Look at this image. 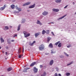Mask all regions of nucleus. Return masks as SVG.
Masks as SVG:
<instances>
[{"label":"nucleus","mask_w":76,"mask_h":76,"mask_svg":"<svg viewBox=\"0 0 76 76\" xmlns=\"http://www.w3.org/2000/svg\"><path fill=\"white\" fill-rule=\"evenodd\" d=\"M23 33L24 35H25L24 36L26 38V37H28L30 36V34L28 33V32L25 31H24Z\"/></svg>","instance_id":"1"},{"label":"nucleus","mask_w":76,"mask_h":76,"mask_svg":"<svg viewBox=\"0 0 76 76\" xmlns=\"http://www.w3.org/2000/svg\"><path fill=\"white\" fill-rule=\"evenodd\" d=\"M44 48V46L42 44L39 47V49L41 51Z\"/></svg>","instance_id":"2"},{"label":"nucleus","mask_w":76,"mask_h":76,"mask_svg":"<svg viewBox=\"0 0 76 76\" xmlns=\"http://www.w3.org/2000/svg\"><path fill=\"white\" fill-rule=\"evenodd\" d=\"M31 4V2H27L24 4L23 5V6H25L26 5H29V4Z\"/></svg>","instance_id":"3"},{"label":"nucleus","mask_w":76,"mask_h":76,"mask_svg":"<svg viewBox=\"0 0 76 76\" xmlns=\"http://www.w3.org/2000/svg\"><path fill=\"white\" fill-rule=\"evenodd\" d=\"M34 73H37V72H38V69H37V68H36V67H34Z\"/></svg>","instance_id":"4"},{"label":"nucleus","mask_w":76,"mask_h":76,"mask_svg":"<svg viewBox=\"0 0 76 76\" xmlns=\"http://www.w3.org/2000/svg\"><path fill=\"white\" fill-rule=\"evenodd\" d=\"M6 7V5H4V7H1L0 8V10H3L4 9H5V8Z\"/></svg>","instance_id":"5"},{"label":"nucleus","mask_w":76,"mask_h":76,"mask_svg":"<svg viewBox=\"0 0 76 76\" xmlns=\"http://www.w3.org/2000/svg\"><path fill=\"white\" fill-rule=\"evenodd\" d=\"M52 10L53 12H58L59 11V10L58 9H53Z\"/></svg>","instance_id":"6"},{"label":"nucleus","mask_w":76,"mask_h":76,"mask_svg":"<svg viewBox=\"0 0 76 76\" xmlns=\"http://www.w3.org/2000/svg\"><path fill=\"white\" fill-rule=\"evenodd\" d=\"M36 63H36V62H34L30 64V66H31V67H32V66H34V65H35Z\"/></svg>","instance_id":"7"},{"label":"nucleus","mask_w":76,"mask_h":76,"mask_svg":"<svg viewBox=\"0 0 76 76\" xmlns=\"http://www.w3.org/2000/svg\"><path fill=\"white\" fill-rule=\"evenodd\" d=\"M35 4H34L30 6L29 7V9H32V8H34V7H35Z\"/></svg>","instance_id":"8"},{"label":"nucleus","mask_w":76,"mask_h":76,"mask_svg":"<svg viewBox=\"0 0 76 76\" xmlns=\"http://www.w3.org/2000/svg\"><path fill=\"white\" fill-rule=\"evenodd\" d=\"M48 14V12L45 11L42 13L43 15H44V16H45V15H47Z\"/></svg>","instance_id":"9"},{"label":"nucleus","mask_w":76,"mask_h":76,"mask_svg":"<svg viewBox=\"0 0 76 76\" xmlns=\"http://www.w3.org/2000/svg\"><path fill=\"white\" fill-rule=\"evenodd\" d=\"M49 47H50V48H52L53 47V44H52V43H50L49 45Z\"/></svg>","instance_id":"10"},{"label":"nucleus","mask_w":76,"mask_h":76,"mask_svg":"<svg viewBox=\"0 0 76 76\" xmlns=\"http://www.w3.org/2000/svg\"><path fill=\"white\" fill-rule=\"evenodd\" d=\"M37 24H39L40 25H42V23L40 22V21H39V20H37Z\"/></svg>","instance_id":"11"},{"label":"nucleus","mask_w":76,"mask_h":76,"mask_svg":"<svg viewBox=\"0 0 76 76\" xmlns=\"http://www.w3.org/2000/svg\"><path fill=\"white\" fill-rule=\"evenodd\" d=\"M53 62L54 61H53V60H51L50 62V65L51 66V65L53 64Z\"/></svg>","instance_id":"12"},{"label":"nucleus","mask_w":76,"mask_h":76,"mask_svg":"<svg viewBox=\"0 0 76 76\" xmlns=\"http://www.w3.org/2000/svg\"><path fill=\"white\" fill-rule=\"evenodd\" d=\"M67 15H64V16H62V17H61V18H58V20H59L60 19H63V18H64V17H65V16H66Z\"/></svg>","instance_id":"13"},{"label":"nucleus","mask_w":76,"mask_h":76,"mask_svg":"<svg viewBox=\"0 0 76 76\" xmlns=\"http://www.w3.org/2000/svg\"><path fill=\"white\" fill-rule=\"evenodd\" d=\"M22 49V48H19V49L18 50V54H20V53H21V49Z\"/></svg>","instance_id":"14"},{"label":"nucleus","mask_w":76,"mask_h":76,"mask_svg":"<svg viewBox=\"0 0 76 76\" xmlns=\"http://www.w3.org/2000/svg\"><path fill=\"white\" fill-rule=\"evenodd\" d=\"M39 35V33H36L34 34V35H35V37H38V35Z\"/></svg>","instance_id":"15"},{"label":"nucleus","mask_w":76,"mask_h":76,"mask_svg":"<svg viewBox=\"0 0 76 76\" xmlns=\"http://www.w3.org/2000/svg\"><path fill=\"white\" fill-rule=\"evenodd\" d=\"M45 33H46V31H45V30H43L42 31V34L43 35H44V34H45Z\"/></svg>","instance_id":"16"},{"label":"nucleus","mask_w":76,"mask_h":76,"mask_svg":"<svg viewBox=\"0 0 76 76\" xmlns=\"http://www.w3.org/2000/svg\"><path fill=\"white\" fill-rule=\"evenodd\" d=\"M7 70L8 72H9L10 71H11V70H12V68H9L7 69Z\"/></svg>","instance_id":"17"},{"label":"nucleus","mask_w":76,"mask_h":76,"mask_svg":"<svg viewBox=\"0 0 76 76\" xmlns=\"http://www.w3.org/2000/svg\"><path fill=\"white\" fill-rule=\"evenodd\" d=\"M60 41H58V42H56V43L55 44V45H58V44H59L60 43Z\"/></svg>","instance_id":"18"},{"label":"nucleus","mask_w":76,"mask_h":76,"mask_svg":"<svg viewBox=\"0 0 76 76\" xmlns=\"http://www.w3.org/2000/svg\"><path fill=\"white\" fill-rule=\"evenodd\" d=\"M61 0H57L56 1V3H60L61 2Z\"/></svg>","instance_id":"19"},{"label":"nucleus","mask_w":76,"mask_h":76,"mask_svg":"<svg viewBox=\"0 0 76 76\" xmlns=\"http://www.w3.org/2000/svg\"><path fill=\"white\" fill-rule=\"evenodd\" d=\"M20 25H19L18 27V31H19L20 30Z\"/></svg>","instance_id":"20"},{"label":"nucleus","mask_w":76,"mask_h":76,"mask_svg":"<svg viewBox=\"0 0 76 76\" xmlns=\"http://www.w3.org/2000/svg\"><path fill=\"white\" fill-rule=\"evenodd\" d=\"M58 47H61V43H59V44L58 45Z\"/></svg>","instance_id":"21"},{"label":"nucleus","mask_w":76,"mask_h":76,"mask_svg":"<svg viewBox=\"0 0 76 76\" xmlns=\"http://www.w3.org/2000/svg\"><path fill=\"white\" fill-rule=\"evenodd\" d=\"M11 8L12 9H14L15 8V5L14 4L12 5H11Z\"/></svg>","instance_id":"22"},{"label":"nucleus","mask_w":76,"mask_h":76,"mask_svg":"<svg viewBox=\"0 0 76 76\" xmlns=\"http://www.w3.org/2000/svg\"><path fill=\"white\" fill-rule=\"evenodd\" d=\"M35 41H33V43L30 44V45H31V46H32L33 44H35Z\"/></svg>","instance_id":"23"},{"label":"nucleus","mask_w":76,"mask_h":76,"mask_svg":"<svg viewBox=\"0 0 76 76\" xmlns=\"http://www.w3.org/2000/svg\"><path fill=\"white\" fill-rule=\"evenodd\" d=\"M1 42H4V40L2 38H1Z\"/></svg>","instance_id":"24"},{"label":"nucleus","mask_w":76,"mask_h":76,"mask_svg":"<svg viewBox=\"0 0 76 76\" xmlns=\"http://www.w3.org/2000/svg\"><path fill=\"white\" fill-rule=\"evenodd\" d=\"M5 30H8V29H9V27L7 26H5Z\"/></svg>","instance_id":"25"},{"label":"nucleus","mask_w":76,"mask_h":76,"mask_svg":"<svg viewBox=\"0 0 76 76\" xmlns=\"http://www.w3.org/2000/svg\"><path fill=\"white\" fill-rule=\"evenodd\" d=\"M73 62H71L69 64H67V66H69V65H71V64H73Z\"/></svg>","instance_id":"26"},{"label":"nucleus","mask_w":76,"mask_h":76,"mask_svg":"<svg viewBox=\"0 0 76 76\" xmlns=\"http://www.w3.org/2000/svg\"><path fill=\"white\" fill-rule=\"evenodd\" d=\"M70 74L69 73H66V76H70Z\"/></svg>","instance_id":"27"},{"label":"nucleus","mask_w":76,"mask_h":76,"mask_svg":"<svg viewBox=\"0 0 76 76\" xmlns=\"http://www.w3.org/2000/svg\"><path fill=\"white\" fill-rule=\"evenodd\" d=\"M49 32H50V31H49V30H48L46 31V33L47 34H49Z\"/></svg>","instance_id":"28"},{"label":"nucleus","mask_w":76,"mask_h":76,"mask_svg":"<svg viewBox=\"0 0 76 76\" xmlns=\"http://www.w3.org/2000/svg\"><path fill=\"white\" fill-rule=\"evenodd\" d=\"M47 39H48L47 41H50V39H51V38L49 37H48L47 38Z\"/></svg>","instance_id":"29"},{"label":"nucleus","mask_w":76,"mask_h":76,"mask_svg":"<svg viewBox=\"0 0 76 76\" xmlns=\"http://www.w3.org/2000/svg\"><path fill=\"white\" fill-rule=\"evenodd\" d=\"M46 75V73L45 72H44L43 73V75H41V76H45Z\"/></svg>","instance_id":"30"},{"label":"nucleus","mask_w":76,"mask_h":76,"mask_svg":"<svg viewBox=\"0 0 76 76\" xmlns=\"http://www.w3.org/2000/svg\"><path fill=\"white\" fill-rule=\"evenodd\" d=\"M64 54L65 56H67V57H69V55L67 54L66 53H64Z\"/></svg>","instance_id":"31"},{"label":"nucleus","mask_w":76,"mask_h":76,"mask_svg":"<svg viewBox=\"0 0 76 76\" xmlns=\"http://www.w3.org/2000/svg\"><path fill=\"white\" fill-rule=\"evenodd\" d=\"M22 55H19L18 56V58H21V57H22Z\"/></svg>","instance_id":"32"},{"label":"nucleus","mask_w":76,"mask_h":76,"mask_svg":"<svg viewBox=\"0 0 76 76\" xmlns=\"http://www.w3.org/2000/svg\"><path fill=\"white\" fill-rule=\"evenodd\" d=\"M29 68H25L24 70H26V71L27 70H28V69H29Z\"/></svg>","instance_id":"33"},{"label":"nucleus","mask_w":76,"mask_h":76,"mask_svg":"<svg viewBox=\"0 0 76 76\" xmlns=\"http://www.w3.org/2000/svg\"><path fill=\"white\" fill-rule=\"evenodd\" d=\"M15 8L16 9H17V10H18V9H19V8L17 7V6H16L15 7Z\"/></svg>","instance_id":"34"},{"label":"nucleus","mask_w":76,"mask_h":76,"mask_svg":"<svg viewBox=\"0 0 76 76\" xmlns=\"http://www.w3.org/2000/svg\"><path fill=\"white\" fill-rule=\"evenodd\" d=\"M17 34H15L14 35V36L13 37V38H14V37H17Z\"/></svg>","instance_id":"35"},{"label":"nucleus","mask_w":76,"mask_h":76,"mask_svg":"<svg viewBox=\"0 0 76 76\" xmlns=\"http://www.w3.org/2000/svg\"><path fill=\"white\" fill-rule=\"evenodd\" d=\"M68 6V5H67L65 7H64V9H66L67 7Z\"/></svg>","instance_id":"36"},{"label":"nucleus","mask_w":76,"mask_h":76,"mask_svg":"<svg viewBox=\"0 0 76 76\" xmlns=\"http://www.w3.org/2000/svg\"><path fill=\"white\" fill-rule=\"evenodd\" d=\"M24 51V48H23V53Z\"/></svg>","instance_id":"37"},{"label":"nucleus","mask_w":76,"mask_h":76,"mask_svg":"<svg viewBox=\"0 0 76 76\" xmlns=\"http://www.w3.org/2000/svg\"><path fill=\"white\" fill-rule=\"evenodd\" d=\"M55 76H58V75H57V73H55Z\"/></svg>","instance_id":"38"},{"label":"nucleus","mask_w":76,"mask_h":76,"mask_svg":"<svg viewBox=\"0 0 76 76\" xmlns=\"http://www.w3.org/2000/svg\"><path fill=\"white\" fill-rule=\"evenodd\" d=\"M42 65H40V68H42Z\"/></svg>","instance_id":"39"},{"label":"nucleus","mask_w":76,"mask_h":76,"mask_svg":"<svg viewBox=\"0 0 76 76\" xmlns=\"http://www.w3.org/2000/svg\"><path fill=\"white\" fill-rule=\"evenodd\" d=\"M51 34H52V35H54V33H53V32H52Z\"/></svg>","instance_id":"40"},{"label":"nucleus","mask_w":76,"mask_h":76,"mask_svg":"<svg viewBox=\"0 0 76 76\" xmlns=\"http://www.w3.org/2000/svg\"><path fill=\"white\" fill-rule=\"evenodd\" d=\"M18 11H21V9H19V8H18Z\"/></svg>","instance_id":"41"},{"label":"nucleus","mask_w":76,"mask_h":76,"mask_svg":"<svg viewBox=\"0 0 76 76\" xmlns=\"http://www.w3.org/2000/svg\"><path fill=\"white\" fill-rule=\"evenodd\" d=\"M71 47V45H69L67 46V48H69V47Z\"/></svg>","instance_id":"42"},{"label":"nucleus","mask_w":76,"mask_h":76,"mask_svg":"<svg viewBox=\"0 0 76 76\" xmlns=\"http://www.w3.org/2000/svg\"><path fill=\"white\" fill-rule=\"evenodd\" d=\"M58 76H61V74H58Z\"/></svg>","instance_id":"43"},{"label":"nucleus","mask_w":76,"mask_h":76,"mask_svg":"<svg viewBox=\"0 0 76 76\" xmlns=\"http://www.w3.org/2000/svg\"><path fill=\"white\" fill-rule=\"evenodd\" d=\"M6 49H8L9 48V47L7 46L6 47Z\"/></svg>","instance_id":"44"},{"label":"nucleus","mask_w":76,"mask_h":76,"mask_svg":"<svg viewBox=\"0 0 76 76\" xmlns=\"http://www.w3.org/2000/svg\"><path fill=\"white\" fill-rule=\"evenodd\" d=\"M15 41V40H11V42H14Z\"/></svg>","instance_id":"45"},{"label":"nucleus","mask_w":76,"mask_h":76,"mask_svg":"<svg viewBox=\"0 0 76 76\" xmlns=\"http://www.w3.org/2000/svg\"><path fill=\"white\" fill-rule=\"evenodd\" d=\"M49 23V24H50V23H54L51 22V23Z\"/></svg>","instance_id":"46"},{"label":"nucleus","mask_w":76,"mask_h":76,"mask_svg":"<svg viewBox=\"0 0 76 76\" xmlns=\"http://www.w3.org/2000/svg\"><path fill=\"white\" fill-rule=\"evenodd\" d=\"M5 54H6V55H7V52H5Z\"/></svg>","instance_id":"47"},{"label":"nucleus","mask_w":76,"mask_h":76,"mask_svg":"<svg viewBox=\"0 0 76 76\" xmlns=\"http://www.w3.org/2000/svg\"><path fill=\"white\" fill-rule=\"evenodd\" d=\"M25 22V21H22V23H24Z\"/></svg>","instance_id":"48"},{"label":"nucleus","mask_w":76,"mask_h":76,"mask_svg":"<svg viewBox=\"0 0 76 76\" xmlns=\"http://www.w3.org/2000/svg\"><path fill=\"white\" fill-rule=\"evenodd\" d=\"M51 53H52L53 54V53H54V52H53V51H52L51 52Z\"/></svg>","instance_id":"49"},{"label":"nucleus","mask_w":76,"mask_h":76,"mask_svg":"<svg viewBox=\"0 0 76 76\" xmlns=\"http://www.w3.org/2000/svg\"><path fill=\"white\" fill-rule=\"evenodd\" d=\"M2 53H4V51H2Z\"/></svg>","instance_id":"50"},{"label":"nucleus","mask_w":76,"mask_h":76,"mask_svg":"<svg viewBox=\"0 0 76 76\" xmlns=\"http://www.w3.org/2000/svg\"><path fill=\"white\" fill-rule=\"evenodd\" d=\"M73 4H75V2H73Z\"/></svg>","instance_id":"51"},{"label":"nucleus","mask_w":76,"mask_h":76,"mask_svg":"<svg viewBox=\"0 0 76 76\" xmlns=\"http://www.w3.org/2000/svg\"><path fill=\"white\" fill-rule=\"evenodd\" d=\"M2 0H0V2H1V1H2Z\"/></svg>","instance_id":"52"},{"label":"nucleus","mask_w":76,"mask_h":76,"mask_svg":"<svg viewBox=\"0 0 76 76\" xmlns=\"http://www.w3.org/2000/svg\"><path fill=\"white\" fill-rule=\"evenodd\" d=\"M23 72H25V71L24 70H23Z\"/></svg>","instance_id":"53"},{"label":"nucleus","mask_w":76,"mask_h":76,"mask_svg":"<svg viewBox=\"0 0 76 76\" xmlns=\"http://www.w3.org/2000/svg\"><path fill=\"white\" fill-rule=\"evenodd\" d=\"M1 47H0V49H1Z\"/></svg>","instance_id":"54"},{"label":"nucleus","mask_w":76,"mask_h":76,"mask_svg":"<svg viewBox=\"0 0 76 76\" xmlns=\"http://www.w3.org/2000/svg\"><path fill=\"white\" fill-rule=\"evenodd\" d=\"M10 27V28H12V26H11Z\"/></svg>","instance_id":"55"},{"label":"nucleus","mask_w":76,"mask_h":76,"mask_svg":"<svg viewBox=\"0 0 76 76\" xmlns=\"http://www.w3.org/2000/svg\"><path fill=\"white\" fill-rule=\"evenodd\" d=\"M5 59H6V60H7V58H5Z\"/></svg>","instance_id":"56"},{"label":"nucleus","mask_w":76,"mask_h":76,"mask_svg":"<svg viewBox=\"0 0 76 76\" xmlns=\"http://www.w3.org/2000/svg\"><path fill=\"white\" fill-rule=\"evenodd\" d=\"M28 12H29V10H28Z\"/></svg>","instance_id":"57"},{"label":"nucleus","mask_w":76,"mask_h":76,"mask_svg":"<svg viewBox=\"0 0 76 76\" xmlns=\"http://www.w3.org/2000/svg\"><path fill=\"white\" fill-rule=\"evenodd\" d=\"M75 24H76V23H75Z\"/></svg>","instance_id":"58"}]
</instances>
